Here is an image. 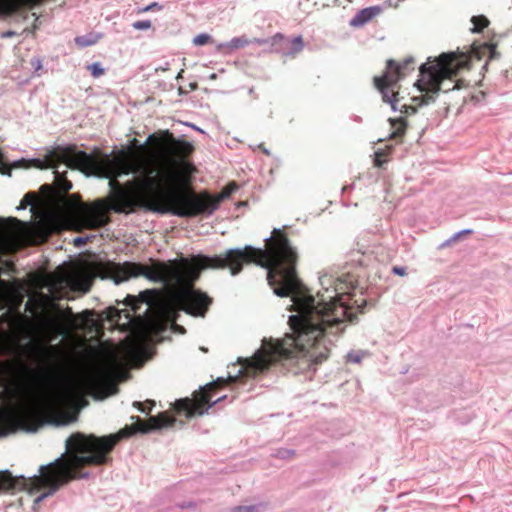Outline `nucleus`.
Masks as SVG:
<instances>
[{
	"label": "nucleus",
	"instance_id": "obj_30",
	"mask_svg": "<svg viewBox=\"0 0 512 512\" xmlns=\"http://www.w3.org/2000/svg\"><path fill=\"white\" fill-rule=\"evenodd\" d=\"M132 26L136 30H147L151 27V21L150 20L136 21L132 24Z\"/></svg>",
	"mask_w": 512,
	"mask_h": 512
},
{
	"label": "nucleus",
	"instance_id": "obj_42",
	"mask_svg": "<svg viewBox=\"0 0 512 512\" xmlns=\"http://www.w3.org/2000/svg\"><path fill=\"white\" fill-rule=\"evenodd\" d=\"M461 235H463V232H460V231H459V232L455 233V234L451 237V239L449 240V242H450V241H456L457 239H459V238L461 237Z\"/></svg>",
	"mask_w": 512,
	"mask_h": 512
},
{
	"label": "nucleus",
	"instance_id": "obj_21",
	"mask_svg": "<svg viewBox=\"0 0 512 512\" xmlns=\"http://www.w3.org/2000/svg\"><path fill=\"white\" fill-rule=\"evenodd\" d=\"M471 22L473 24L472 32H480L489 24V20L483 15L473 16Z\"/></svg>",
	"mask_w": 512,
	"mask_h": 512
},
{
	"label": "nucleus",
	"instance_id": "obj_54",
	"mask_svg": "<svg viewBox=\"0 0 512 512\" xmlns=\"http://www.w3.org/2000/svg\"><path fill=\"white\" fill-rule=\"evenodd\" d=\"M1 285L5 286L6 282L4 280H0Z\"/></svg>",
	"mask_w": 512,
	"mask_h": 512
},
{
	"label": "nucleus",
	"instance_id": "obj_3",
	"mask_svg": "<svg viewBox=\"0 0 512 512\" xmlns=\"http://www.w3.org/2000/svg\"><path fill=\"white\" fill-rule=\"evenodd\" d=\"M131 420L135 421L133 425L125 426L117 433L107 436L98 437L93 434L85 435L81 432L72 434L65 443L66 449L72 452L73 459L61 464H59L61 458L56 459L54 463L49 464V466L58 465L52 471L48 469V466H40L39 471L43 480L49 483V489L33 500V509L70 480L89 478L90 473L88 471H80L81 466H101L109 463L111 461L109 454L120 440L128 438L135 433H149L169 428L176 422L175 417L168 412H162L156 417H150L148 423L138 416H131Z\"/></svg>",
	"mask_w": 512,
	"mask_h": 512
},
{
	"label": "nucleus",
	"instance_id": "obj_29",
	"mask_svg": "<svg viewBox=\"0 0 512 512\" xmlns=\"http://www.w3.org/2000/svg\"><path fill=\"white\" fill-rule=\"evenodd\" d=\"M250 43H256L258 45H269L273 51H274V47H275V42L273 41V37L254 38L253 40H250Z\"/></svg>",
	"mask_w": 512,
	"mask_h": 512
},
{
	"label": "nucleus",
	"instance_id": "obj_5",
	"mask_svg": "<svg viewBox=\"0 0 512 512\" xmlns=\"http://www.w3.org/2000/svg\"><path fill=\"white\" fill-rule=\"evenodd\" d=\"M414 63L412 57L406 58L401 63L393 59L387 60L386 71L380 77L374 78V84L380 91L384 102L389 103L394 112L398 110L397 107V93L390 94L389 88L394 87L398 81L405 75L406 70Z\"/></svg>",
	"mask_w": 512,
	"mask_h": 512
},
{
	"label": "nucleus",
	"instance_id": "obj_53",
	"mask_svg": "<svg viewBox=\"0 0 512 512\" xmlns=\"http://www.w3.org/2000/svg\"><path fill=\"white\" fill-rule=\"evenodd\" d=\"M66 310H67V312H68V313L72 314V310H71V308H70V307H67V309H66Z\"/></svg>",
	"mask_w": 512,
	"mask_h": 512
},
{
	"label": "nucleus",
	"instance_id": "obj_11",
	"mask_svg": "<svg viewBox=\"0 0 512 512\" xmlns=\"http://www.w3.org/2000/svg\"><path fill=\"white\" fill-rule=\"evenodd\" d=\"M381 11L379 6H371L364 8L356 13V15L350 20L349 24L352 27H361L372 20Z\"/></svg>",
	"mask_w": 512,
	"mask_h": 512
},
{
	"label": "nucleus",
	"instance_id": "obj_52",
	"mask_svg": "<svg viewBox=\"0 0 512 512\" xmlns=\"http://www.w3.org/2000/svg\"><path fill=\"white\" fill-rule=\"evenodd\" d=\"M48 188H49V186H48L47 184H44V185L42 186V189H48Z\"/></svg>",
	"mask_w": 512,
	"mask_h": 512
},
{
	"label": "nucleus",
	"instance_id": "obj_32",
	"mask_svg": "<svg viewBox=\"0 0 512 512\" xmlns=\"http://www.w3.org/2000/svg\"><path fill=\"white\" fill-rule=\"evenodd\" d=\"M294 454V450L290 449H278L275 453V456L279 459H288Z\"/></svg>",
	"mask_w": 512,
	"mask_h": 512
},
{
	"label": "nucleus",
	"instance_id": "obj_44",
	"mask_svg": "<svg viewBox=\"0 0 512 512\" xmlns=\"http://www.w3.org/2000/svg\"><path fill=\"white\" fill-rule=\"evenodd\" d=\"M157 6H158V3H156V2H155V3H152V4H150L149 6H147V7L144 9V11L152 10V9H154V7H157Z\"/></svg>",
	"mask_w": 512,
	"mask_h": 512
},
{
	"label": "nucleus",
	"instance_id": "obj_16",
	"mask_svg": "<svg viewBox=\"0 0 512 512\" xmlns=\"http://www.w3.org/2000/svg\"><path fill=\"white\" fill-rule=\"evenodd\" d=\"M174 149L179 156L186 157L192 153L194 147L190 142L178 139L174 141Z\"/></svg>",
	"mask_w": 512,
	"mask_h": 512
},
{
	"label": "nucleus",
	"instance_id": "obj_26",
	"mask_svg": "<svg viewBox=\"0 0 512 512\" xmlns=\"http://www.w3.org/2000/svg\"><path fill=\"white\" fill-rule=\"evenodd\" d=\"M42 406L41 400L34 399L30 403L25 404L23 407V413L30 414L38 410Z\"/></svg>",
	"mask_w": 512,
	"mask_h": 512
},
{
	"label": "nucleus",
	"instance_id": "obj_4",
	"mask_svg": "<svg viewBox=\"0 0 512 512\" xmlns=\"http://www.w3.org/2000/svg\"><path fill=\"white\" fill-rule=\"evenodd\" d=\"M452 55L442 54L440 56L441 62L435 65H428L424 63L420 66L419 72L421 78L416 82L417 88L424 92L421 97H416L414 100L421 99L420 105H428L435 102L436 95L441 90V81L443 77L451 70L450 64L446 61Z\"/></svg>",
	"mask_w": 512,
	"mask_h": 512
},
{
	"label": "nucleus",
	"instance_id": "obj_39",
	"mask_svg": "<svg viewBox=\"0 0 512 512\" xmlns=\"http://www.w3.org/2000/svg\"><path fill=\"white\" fill-rule=\"evenodd\" d=\"M179 507L181 509L191 508V507H194V504L192 502H184V503L179 504Z\"/></svg>",
	"mask_w": 512,
	"mask_h": 512
},
{
	"label": "nucleus",
	"instance_id": "obj_15",
	"mask_svg": "<svg viewBox=\"0 0 512 512\" xmlns=\"http://www.w3.org/2000/svg\"><path fill=\"white\" fill-rule=\"evenodd\" d=\"M101 38H102L101 33L93 31V32H89L85 35L76 36L74 38V42L79 48H85V47L95 45L96 43H98V41Z\"/></svg>",
	"mask_w": 512,
	"mask_h": 512
},
{
	"label": "nucleus",
	"instance_id": "obj_37",
	"mask_svg": "<svg viewBox=\"0 0 512 512\" xmlns=\"http://www.w3.org/2000/svg\"><path fill=\"white\" fill-rule=\"evenodd\" d=\"M52 328H53L54 330H56V331H57V336H56V338H57V337H59V336H61V335H63V330H64V328H63L61 325H59V324H57V323H53V324H52Z\"/></svg>",
	"mask_w": 512,
	"mask_h": 512
},
{
	"label": "nucleus",
	"instance_id": "obj_18",
	"mask_svg": "<svg viewBox=\"0 0 512 512\" xmlns=\"http://www.w3.org/2000/svg\"><path fill=\"white\" fill-rule=\"evenodd\" d=\"M392 128L394 129L391 133V138L400 137L405 132L406 123L404 119H390Z\"/></svg>",
	"mask_w": 512,
	"mask_h": 512
},
{
	"label": "nucleus",
	"instance_id": "obj_38",
	"mask_svg": "<svg viewBox=\"0 0 512 512\" xmlns=\"http://www.w3.org/2000/svg\"><path fill=\"white\" fill-rule=\"evenodd\" d=\"M73 185L70 181L68 180H65L64 181V184L62 186V188L65 190V191H69L70 189H72Z\"/></svg>",
	"mask_w": 512,
	"mask_h": 512
},
{
	"label": "nucleus",
	"instance_id": "obj_19",
	"mask_svg": "<svg viewBox=\"0 0 512 512\" xmlns=\"http://www.w3.org/2000/svg\"><path fill=\"white\" fill-rule=\"evenodd\" d=\"M369 355L370 353L366 350H352L348 352L346 358L350 363L360 364L361 361Z\"/></svg>",
	"mask_w": 512,
	"mask_h": 512
},
{
	"label": "nucleus",
	"instance_id": "obj_56",
	"mask_svg": "<svg viewBox=\"0 0 512 512\" xmlns=\"http://www.w3.org/2000/svg\"><path fill=\"white\" fill-rule=\"evenodd\" d=\"M477 57L480 59L481 58V55H479V52H475Z\"/></svg>",
	"mask_w": 512,
	"mask_h": 512
},
{
	"label": "nucleus",
	"instance_id": "obj_1",
	"mask_svg": "<svg viewBox=\"0 0 512 512\" xmlns=\"http://www.w3.org/2000/svg\"><path fill=\"white\" fill-rule=\"evenodd\" d=\"M264 241L263 249L246 245L228 249L223 255H199L193 262L156 261L151 266L125 262L119 267L115 283L144 276L171 291L184 288L186 313L204 317L211 299L192 287L201 271L227 267L235 276L245 263L254 262L267 270L268 284L277 296L291 298V310L295 312L288 319L291 332L283 339H263L251 357L238 358L240 367L233 364L227 379L231 384H245L278 365L294 374L315 372L316 366L328 358L330 347L347 324L358 321V313L363 311L366 301L353 298L356 287L351 270L322 274L319 277L322 290L316 296L309 294L296 275L297 252L282 230L274 228Z\"/></svg>",
	"mask_w": 512,
	"mask_h": 512
},
{
	"label": "nucleus",
	"instance_id": "obj_40",
	"mask_svg": "<svg viewBox=\"0 0 512 512\" xmlns=\"http://www.w3.org/2000/svg\"><path fill=\"white\" fill-rule=\"evenodd\" d=\"M403 108H405V113H415L416 112V109L411 107V106H406V105H403Z\"/></svg>",
	"mask_w": 512,
	"mask_h": 512
},
{
	"label": "nucleus",
	"instance_id": "obj_12",
	"mask_svg": "<svg viewBox=\"0 0 512 512\" xmlns=\"http://www.w3.org/2000/svg\"><path fill=\"white\" fill-rule=\"evenodd\" d=\"M250 44V40L245 36L234 37L230 41L222 42L217 44L216 50L218 52H223L224 54H229L234 50L244 48Z\"/></svg>",
	"mask_w": 512,
	"mask_h": 512
},
{
	"label": "nucleus",
	"instance_id": "obj_31",
	"mask_svg": "<svg viewBox=\"0 0 512 512\" xmlns=\"http://www.w3.org/2000/svg\"><path fill=\"white\" fill-rule=\"evenodd\" d=\"M94 235H88V236H78L74 238L73 243L76 247H82L84 244H86L88 241L93 239Z\"/></svg>",
	"mask_w": 512,
	"mask_h": 512
},
{
	"label": "nucleus",
	"instance_id": "obj_57",
	"mask_svg": "<svg viewBox=\"0 0 512 512\" xmlns=\"http://www.w3.org/2000/svg\"><path fill=\"white\" fill-rule=\"evenodd\" d=\"M487 68V62L484 64L483 69Z\"/></svg>",
	"mask_w": 512,
	"mask_h": 512
},
{
	"label": "nucleus",
	"instance_id": "obj_20",
	"mask_svg": "<svg viewBox=\"0 0 512 512\" xmlns=\"http://www.w3.org/2000/svg\"><path fill=\"white\" fill-rule=\"evenodd\" d=\"M175 314H176V312L174 311L173 307L170 304H163L159 311L160 318H163L165 320L172 321V322L176 321Z\"/></svg>",
	"mask_w": 512,
	"mask_h": 512
},
{
	"label": "nucleus",
	"instance_id": "obj_28",
	"mask_svg": "<svg viewBox=\"0 0 512 512\" xmlns=\"http://www.w3.org/2000/svg\"><path fill=\"white\" fill-rule=\"evenodd\" d=\"M211 40V36L206 33H200L193 38V44L196 46H202L207 44Z\"/></svg>",
	"mask_w": 512,
	"mask_h": 512
},
{
	"label": "nucleus",
	"instance_id": "obj_33",
	"mask_svg": "<svg viewBox=\"0 0 512 512\" xmlns=\"http://www.w3.org/2000/svg\"><path fill=\"white\" fill-rule=\"evenodd\" d=\"M87 222H88L87 225L90 228H93V229H98L102 225V220L100 218H97V217H94V216H90L87 219Z\"/></svg>",
	"mask_w": 512,
	"mask_h": 512
},
{
	"label": "nucleus",
	"instance_id": "obj_43",
	"mask_svg": "<svg viewBox=\"0 0 512 512\" xmlns=\"http://www.w3.org/2000/svg\"><path fill=\"white\" fill-rule=\"evenodd\" d=\"M186 125L190 126L191 128H193L196 131H199L201 133H205L201 128H199L198 126H196V125H194L192 123H186Z\"/></svg>",
	"mask_w": 512,
	"mask_h": 512
},
{
	"label": "nucleus",
	"instance_id": "obj_13",
	"mask_svg": "<svg viewBox=\"0 0 512 512\" xmlns=\"http://www.w3.org/2000/svg\"><path fill=\"white\" fill-rule=\"evenodd\" d=\"M81 389L82 383L77 379L64 381L61 385L62 396L65 399H71L77 396L81 392Z\"/></svg>",
	"mask_w": 512,
	"mask_h": 512
},
{
	"label": "nucleus",
	"instance_id": "obj_55",
	"mask_svg": "<svg viewBox=\"0 0 512 512\" xmlns=\"http://www.w3.org/2000/svg\"><path fill=\"white\" fill-rule=\"evenodd\" d=\"M191 88L195 89L196 88V84H191Z\"/></svg>",
	"mask_w": 512,
	"mask_h": 512
},
{
	"label": "nucleus",
	"instance_id": "obj_17",
	"mask_svg": "<svg viewBox=\"0 0 512 512\" xmlns=\"http://www.w3.org/2000/svg\"><path fill=\"white\" fill-rule=\"evenodd\" d=\"M267 506L263 503L252 505H239L231 508L228 512H265Z\"/></svg>",
	"mask_w": 512,
	"mask_h": 512
},
{
	"label": "nucleus",
	"instance_id": "obj_25",
	"mask_svg": "<svg viewBox=\"0 0 512 512\" xmlns=\"http://www.w3.org/2000/svg\"><path fill=\"white\" fill-rule=\"evenodd\" d=\"M155 405V402L152 400H147L145 403L140 401H134L133 407L137 408L142 413H148Z\"/></svg>",
	"mask_w": 512,
	"mask_h": 512
},
{
	"label": "nucleus",
	"instance_id": "obj_47",
	"mask_svg": "<svg viewBox=\"0 0 512 512\" xmlns=\"http://www.w3.org/2000/svg\"><path fill=\"white\" fill-rule=\"evenodd\" d=\"M217 78V75L215 73H212L210 76H209V79L211 80H215Z\"/></svg>",
	"mask_w": 512,
	"mask_h": 512
},
{
	"label": "nucleus",
	"instance_id": "obj_46",
	"mask_svg": "<svg viewBox=\"0 0 512 512\" xmlns=\"http://www.w3.org/2000/svg\"><path fill=\"white\" fill-rule=\"evenodd\" d=\"M183 73H184V70H183V69H182V70H180V72H179V73L177 74V76H176V79H180V78H182Z\"/></svg>",
	"mask_w": 512,
	"mask_h": 512
},
{
	"label": "nucleus",
	"instance_id": "obj_41",
	"mask_svg": "<svg viewBox=\"0 0 512 512\" xmlns=\"http://www.w3.org/2000/svg\"><path fill=\"white\" fill-rule=\"evenodd\" d=\"M6 221L9 222V223H22L19 219H17L16 217H8L6 218Z\"/></svg>",
	"mask_w": 512,
	"mask_h": 512
},
{
	"label": "nucleus",
	"instance_id": "obj_45",
	"mask_svg": "<svg viewBox=\"0 0 512 512\" xmlns=\"http://www.w3.org/2000/svg\"><path fill=\"white\" fill-rule=\"evenodd\" d=\"M258 147H259V148H261V149H262V151H263L266 155H270V151H269L268 149L264 148L262 144H260Z\"/></svg>",
	"mask_w": 512,
	"mask_h": 512
},
{
	"label": "nucleus",
	"instance_id": "obj_35",
	"mask_svg": "<svg viewBox=\"0 0 512 512\" xmlns=\"http://www.w3.org/2000/svg\"><path fill=\"white\" fill-rule=\"evenodd\" d=\"M392 273L398 276H405L407 274V268L405 266H394Z\"/></svg>",
	"mask_w": 512,
	"mask_h": 512
},
{
	"label": "nucleus",
	"instance_id": "obj_49",
	"mask_svg": "<svg viewBox=\"0 0 512 512\" xmlns=\"http://www.w3.org/2000/svg\"><path fill=\"white\" fill-rule=\"evenodd\" d=\"M461 232H463V234H468V233H471V232H472V230H470V229H464V230H462Z\"/></svg>",
	"mask_w": 512,
	"mask_h": 512
},
{
	"label": "nucleus",
	"instance_id": "obj_36",
	"mask_svg": "<svg viewBox=\"0 0 512 512\" xmlns=\"http://www.w3.org/2000/svg\"><path fill=\"white\" fill-rule=\"evenodd\" d=\"M17 33L13 30H7V31H4L2 33H0V37L5 39V38H10V37H13V36H16Z\"/></svg>",
	"mask_w": 512,
	"mask_h": 512
},
{
	"label": "nucleus",
	"instance_id": "obj_27",
	"mask_svg": "<svg viewBox=\"0 0 512 512\" xmlns=\"http://www.w3.org/2000/svg\"><path fill=\"white\" fill-rule=\"evenodd\" d=\"M88 70L90 71L91 75L95 78L100 77L104 74L105 70L102 67L100 62H94L88 66Z\"/></svg>",
	"mask_w": 512,
	"mask_h": 512
},
{
	"label": "nucleus",
	"instance_id": "obj_2",
	"mask_svg": "<svg viewBox=\"0 0 512 512\" xmlns=\"http://www.w3.org/2000/svg\"><path fill=\"white\" fill-rule=\"evenodd\" d=\"M33 166L58 168L60 164L110 179L112 209L116 213H133L137 210L178 217L211 215L231 191L218 197L184 195L173 189L177 179L175 169L166 164L145 162L130 165L105 154L95 157L79 150L75 145L57 146L46 154L45 160L34 158Z\"/></svg>",
	"mask_w": 512,
	"mask_h": 512
},
{
	"label": "nucleus",
	"instance_id": "obj_24",
	"mask_svg": "<svg viewBox=\"0 0 512 512\" xmlns=\"http://www.w3.org/2000/svg\"><path fill=\"white\" fill-rule=\"evenodd\" d=\"M31 341V336L29 333H24L22 335V339L21 340H15L14 342V348L16 350H20V351H24L27 349V345L30 343Z\"/></svg>",
	"mask_w": 512,
	"mask_h": 512
},
{
	"label": "nucleus",
	"instance_id": "obj_23",
	"mask_svg": "<svg viewBox=\"0 0 512 512\" xmlns=\"http://www.w3.org/2000/svg\"><path fill=\"white\" fill-rule=\"evenodd\" d=\"M35 198L36 195L34 192L27 193L21 200L19 206L16 207V210H25L28 206H33Z\"/></svg>",
	"mask_w": 512,
	"mask_h": 512
},
{
	"label": "nucleus",
	"instance_id": "obj_9",
	"mask_svg": "<svg viewBox=\"0 0 512 512\" xmlns=\"http://www.w3.org/2000/svg\"><path fill=\"white\" fill-rule=\"evenodd\" d=\"M31 477L13 476L8 470L0 471V492H15L27 487Z\"/></svg>",
	"mask_w": 512,
	"mask_h": 512
},
{
	"label": "nucleus",
	"instance_id": "obj_14",
	"mask_svg": "<svg viewBox=\"0 0 512 512\" xmlns=\"http://www.w3.org/2000/svg\"><path fill=\"white\" fill-rule=\"evenodd\" d=\"M371 261V256L361 251H352L348 255L347 265L352 267H366Z\"/></svg>",
	"mask_w": 512,
	"mask_h": 512
},
{
	"label": "nucleus",
	"instance_id": "obj_22",
	"mask_svg": "<svg viewBox=\"0 0 512 512\" xmlns=\"http://www.w3.org/2000/svg\"><path fill=\"white\" fill-rule=\"evenodd\" d=\"M482 49H483V53L484 54H488V59L489 60H492V59H498L500 54L499 52L496 50V45L495 44H492V43H484L483 46H482Z\"/></svg>",
	"mask_w": 512,
	"mask_h": 512
},
{
	"label": "nucleus",
	"instance_id": "obj_50",
	"mask_svg": "<svg viewBox=\"0 0 512 512\" xmlns=\"http://www.w3.org/2000/svg\"><path fill=\"white\" fill-rule=\"evenodd\" d=\"M381 163H382V162H381L380 160H376V161H375V165H376V166H381Z\"/></svg>",
	"mask_w": 512,
	"mask_h": 512
},
{
	"label": "nucleus",
	"instance_id": "obj_51",
	"mask_svg": "<svg viewBox=\"0 0 512 512\" xmlns=\"http://www.w3.org/2000/svg\"><path fill=\"white\" fill-rule=\"evenodd\" d=\"M248 92L249 94H254V88H250Z\"/></svg>",
	"mask_w": 512,
	"mask_h": 512
},
{
	"label": "nucleus",
	"instance_id": "obj_6",
	"mask_svg": "<svg viewBox=\"0 0 512 512\" xmlns=\"http://www.w3.org/2000/svg\"><path fill=\"white\" fill-rule=\"evenodd\" d=\"M226 396H220L215 400H212L209 385L205 386V389L200 391L199 403H194L188 398L179 399L175 402L174 408L178 413H183L186 417L190 418L195 415H203L208 411L209 408L214 406L216 403L224 399Z\"/></svg>",
	"mask_w": 512,
	"mask_h": 512
},
{
	"label": "nucleus",
	"instance_id": "obj_10",
	"mask_svg": "<svg viewBox=\"0 0 512 512\" xmlns=\"http://www.w3.org/2000/svg\"><path fill=\"white\" fill-rule=\"evenodd\" d=\"M154 301V290H145L140 292L138 298L128 295L125 298V305L129 306L134 313H137L141 304H145L146 308L144 314L148 313Z\"/></svg>",
	"mask_w": 512,
	"mask_h": 512
},
{
	"label": "nucleus",
	"instance_id": "obj_48",
	"mask_svg": "<svg viewBox=\"0 0 512 512\" xmlns=\"http://www.w3.org/2000/svg\"><path fill=\"white\" fill-rule=\"evenodd\" d=\"M177 329L180 333H184L185 329L182 326H177Z\"/></svg>",
	"mask_w": 512,
	"mask_h": 512
},
{
	"label": "nucleus",
	"instance_id": "obj_8",
	"mask_svg": "<svg viewBox=\"0 0 512 512\" xmlns=\"http://www.w3.org/2000/svg\"><path fill=\"white\" fill-rule=\"evenodd\" d=\"M45 0H0V17H8L21 9H33Z\"/></svg>",
	"mask_w": 512,
	"mask_h": 512
},
{
	"label": "nucleus",
	"instance_id": "obj_34",
	"mask_svg": "<svg viewBox=\"0 0 512 512\" xmlns=\"http://www.w3.org/2000/svg\"><path fill=\"white\" fill-rule=\"evenodd\" d=\"M30 65L32 66L35 72H38L42 69V59L38 56L32 57L30 60Z\"/></svg>",
	"mask_w": 512,
	"mask_h": 512
},
{
	"label": "nucleus",
	"instance_id": "obj_7",
	"mask_svg": "<svg viewBox=\"0 0 512 512\" xmlns=\"http://www.w3.org/2000/svg\"><path fill=\"white\" fill-rule=\"evenodd\" d=\"M275 42L274 51L285 56H292L299 53L303 49V39L301 36L287 38L277 33L273 36Z\"/></svg>",
	"mask_w": 512,
	"mask_h": 512
}]
</instances>
